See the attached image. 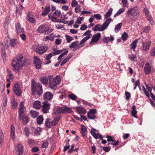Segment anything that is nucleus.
<instances>
[{
    "instance_id": "nucleus-1",
    "label": "nucleus",
    "mask_w": 155,
    "mask_h": 155,
    "mask_svg": "<svg viewBox=\"0 0 155 155\" xmlns=\"http://www.w3.org/2000/svg\"><path fill=\"white\" fill-rule=\"evenodd\" d=\"M25 65V60L22 55L21 54H17L12 60L11 66L12 70L14 71L19 72L22 69Z\"/></svg>"
},
{
    "instance_id": "nucleus-2",
    "label": "nucleus",
    "mask_w": 155,
    "mask_h": 155,
    "mask_svg": "<svg viewBox=\"0 0 155 155\" xmlns=\"http://www.w3.org/2000/svg\"><path fill=\"white\" fill-rule=\"evenodd\" d=\"M140 10L137 7L130 8L127 12V15L131 21H135L139 15Z\"/></svg>"
},
{
    "instance_id": "nucleus-3",
    "label": "nucleus",
    "mask_w": 155,
    "mask_h": 155,
    "mask_svg": "<svg viewBox=\"0 0 155 155\" xmlns=\"http://www.w3.org/2000/svg\"><path fill=\"white\" fill-rule=\"evenodd\" d=\"M48 79L49 87L52 89H56L57 86L60 81V76L57 75L54 78L53 75H50L48 76Z\"/></svg>"
},
{
    "instance_id": "nucleus-4",
    "label": "nucleus",
    "mask_w": 155,
    "mask_h": 155,
    "mask_svg": "<svg viewBox=\"0 0 155 155\" xmlns=\"http://www.w3.org/2000/svg\"><path fill=\"white\" fill-rule=\"evenodd\" d=\"M112 21L111 18H109L106 20L102 25L97 24L94 26L92 28L94 31H103L107 28L108 26Z\"/></svg>"
},
{
    "instance_id": "nucleus-5",
    "label": "nucleus",
    "mask_w": 155,
    "mask_h": 155,
    "mask_svg": "<svg viewBox=\"0 0 155 155\" xmlns=\"http://www.w3.org/2000/svg\"><path fill=\"white\" fill-rule=\"evenodd\" d=\"M32 48L36 52L40 54H42L45 53L48 49L47 46H43L40 45H35Z\"/></svg>"
},
{
    "instance_id": "nucleus-6",
    "label": "nucleus",
    "mask_w": 155,
    "mask_h": 155,
    "mask_svg": "<svg viewBox=\"0 0 155 155\" xmlns=\"http://www.w3.org/2000/svg\"><path fill=\"white\" fill-rule=\"evenodd\" d=\"M60 117L58 116L56 117L52 121L49 118H48L46 120L45 125L47 127L51 128L52 126H55L56 125Z\"/></svg>"
},
{
    "instance_id": "nucleus-7",
    "label": "nucleus",
    "mask_w": 155,
    "mask_h": 155,
    "mask_svg": "<svg viewBox=\"0 0 155 155\" xmlns=\"http://www.w3.org/2000/svg\"><path fill=\"white\" fill-rule=\"evenodd\" d=\"M72 110L70 107L65 106L60 107L58 108L55 112V114H58L61 113H70L72 112Z\"/></svg>"
},
{
    "instance_id": "nucleus-8",
    "label": "nucleus",
    "mask_w": 155,
    "mask_h": 155,
    "mask_svg": "<svg viewBox=\"0 0 155 155\" xmlns=\"http://www.w3.org/2000/svg\"><path fill=\"white\" fill-rule=\"evenodd\" d=\"M61 15V12L60 11L57 10L55 11L53 14H50L49 15V18L52 21L56 22H61L62 21L60 19H58L55 17L54 15H56L58 17H60Z\"/></svg>"
},
{
    "instance_id": "nucleus-9",
    "label": "nucleus",
    "mask_w": 155,
    "mask_h": 155,
    "mask_svg": "<svg viewBox=\"0 0 155 155\" xmlns=\"http://www.w3.org/2000/svg\"><path fill=\"white\" fill-rule=\"evenodd\" d=\"M101 37V33H98L94 35L91 39V41L89 43V44L91 45H93L97 44Z\"/></svg>"
},
{
    "instance_id": "nucleus-10",
    "label": "nucleus",
    "mask_w": 155,
    "mask_h": 155,
    "mask_svg": "<svg viewBox=\"0 0 155 155\" xmlns=\"http://www.w3.org/2000/svg\"><path fill=\"white\" fill-rule=\"evenodd\" d=\"M48 27L46 25H42L40 26L37 29V31L40 33H43L45 34H48Z\"/></svg>"
},
{
    "instance_id": "nucleus-11",
    "label": "nucleus",
    "mask_w": 155,
    "mask_h": 155,
    "mask_svg": "<svg viewBox=\"0 0 155 155\" xmlns=\"http://www.w3.org/2000/svg\"><path fill=\"white\" fill-rule=\"evenodd\" d=\"M151 42L150 41H148L146 42H142V46L141 49L143 51H147L149 50Z\"/></svg>"
},
{
    "instance_id": "nucleus-12",
    "label": "nucleus",
    "mask_w": 155,
    "mask_h": 155,
    "mask_svg": "<svg viewBox=\"0 0 155 155\" xmlns=\"http://www.w3.org/2000/svg\"><path fill=\"white\" fill-rule=\"evenodd\" d=\"M15 151L17 155H22L23 153V147L21 144H18L16 146Z\"/></svg>"
},
{
    "instance_id": "nucleus-13",
    "label": "nucleus",
    "mask_w": 155,
    "mask_h": 155,
    "mask_svg": "<svg viewBox=\"0 0 155 155\" xmlns=\"http://www.w3.org/2000/svg\"><path fill=\"white\" fill-rule=\"evenodd\" d=\"M13 90L14 92L17 96H21L22 94V91L18 84H15Z\"/></svg>"
},
{
    "instance_id": "nucleus-14",
    "label": "nucleus",
    "mask_w": 155,
    "mask_h": 155,
    "mask_svg": "<svg viewBox=\"0 0 155 155\" xmlns=\"http://www.w3.org/2000/svg\"><path fill=\"white\" fill-rule=\"evenodd\" d=\"M34 57V64L36 66V68L38 69H39L41 67L42 62L37 56H35Z\"/></svg>"
},
{
    "instance_id": "nucleus-15",
    "label": "nucleus",
    "mask_w": 155,
    "mask_h": 155,
    "mask_svg": "<svg viewBox=\"0 0 155 155\" xmlns=\"http://www.w3.org/2000/svg\"><path fill=\"white\" fill-rule=\"evenodd\" d=\"M50 108V104L46 101L43 103L42 108V111L44 113H46L48 112Z\"/></svg>"
},
{
    "instance_id": "nucleus-16",
    "label": "nucleus",
    "mask_w": 155,
    "mask_h": 155,
    "mask_svg": "<svg viewBox=\"0 0 155 155\" xmlns=\"http://www.w3.org/2000/svg\"><path fill=\"white\" fill-rule=\"evenodd\" d=\"M96 113V110L94 109L90 110L87 113L88 118L91 119H94L96 118L95 114Z\"/></svg>"
},
{
    "instance_id": "nucleus-17",
    "label": "nucleus",
    "mask_w": 155,
    "mask_h": 155,
    "mask_svg": "<svg viewBox=\"0 0 155 155\" xmlns=\"http://www.w3.org/2000/svg\"><path fill=\"white\" fill-rule=\"evenodd\" d=\"M151 68L148 63H146L144 67V72L146 75L149 74L151 72Z\"/></svg>"
},
{
    "instance_id": "nucleus-18",
    "label": "nucleus",
    "mask_w": 155,
    "mask_h": 155,
    "mask_svg": "<svg viewBox=\"0 0 155 155\" xmlns=\"http://www.w3.org/2000/svg\"><path fill=\"white\" fill-rule=\"evenodd\" d=\"M25 110L24 107V103L23 102H21L19 105V110L18 111L19 117L20 118L22 114L23 113Z\"/></svg>"
},
{
    "instance_id": "nucleus-19",
    "label": "nucleus",
    "mask_w": 155,
    "mask_h": 155,
    "mask_svg": "<svg viewBox=\"0 0 155 155\" xmlns=\"http://www.w3.org/2000/svg\"><path fill=\"white\" fill-rule=\"evenodd\" d=\"M44 98L46 100L48 101L51 100L53 97L52 94L49 92H47L44 94Z\"/></svg>"
},
{
    "instance_id": "nucleus-20",
    "label": "nucleus",
    "mask_w": 155,
    "mask_h": 155,
    "mask_svg": "<svg viewBox=\"0 0 155 155\" xmlns=\"http://www.w3.org/2000/svg\"><path fill=\"white\" fill-rule=\"evenodd\" d=\"M91 133L92 135L96 139H98L99 138L100 140H102L103 137L100 134L98 133L97 134L96 133L94 130H91Z\"/></svg>"
},
{
    "instance_id": "nucleus-21",
    "label": "nucleus",
    "mask_w": 155,
    "mask_h": 155,
    "mask_svg": "<svg viewBox=\"0 0 155 155\" xmlns=\"http://www.w3.org/2000/svg\"><path fill=\"white\" fill-rule=\"evenodd\" d=\"M78 41H76L74 42L71 43L70 45L69 46V47L70 48H75L76 49H78L81 47L80 45V43Z\"/></svg>"
},
{
    "instance_id": "nucleus-22",
    "label": "nucleus",
    "mask_w": 155,
    "mask_h": 155,
    "mask_svg": "<svg viewBox=\"0 0 155 155\" xmlns=\"http://www.w3.org/2000/svg\"><path fill=\"white\" fill-rule=\"evenodd\" d=\"M15 27L16 32L18 34L24 32V29L23 28L21 27L20 24L19 23H17L16 24Z\"/></svg>"
},
{
    "instance_id": "nucleus-23",
    "label": "nucleus",
    "mask_w": 155,
    "mask_h": 155,
    "mask_svg": "<svg viewBox=\"0 0 155 155\" xmlns=\"http://www.w3.org/2000/svg\"><path fill=\"white\" fill-rule=\"evenodd\" d=\"M37 84L34 80L32 81L31 84V91L34 93L37 91Z\"/></svg>"
},
{
    "instance_id": "nucleus-24",
    "label": "nucleus",
    "mask_w": 155,
    "mask_h": 155,
    "mask_svg": "<svg viewBox=\"0 0 155 155\" xmlns=\"http://www.w3.org/2000/svg\"><path fill=\"white\" fill-rule=\"evenodd\" d=\"M10 136L13 140L15 138V128L14 126L13 125H12L11 127Z\"/></svg>"
},
{
    "instance_id": "nucleus-25",
    "label": "nucleus",
    "mask_w": 155,
    "mask_h": 155,
    "mask_svg": "<svg viewBox=\"0 0 155 155\" xmlns=\"http://www.w3.org/2000/svg\"><path fill=\"white\" fill-rule=\"evenodd\" d=\"M28 19L27 21H29L32 23H33L35 22V21L33 15L30 12H28Z\"/></svg>"
},
{
    "instance_id": "nucleus-26",
    "label": "nucleus",
    "mask_w": 155,
    "mask_h": 155,
    "mask_svg": "<svg viewBox=\"0 0 155 155\" xmlns=\"http://www.w3.org/2000/svg\"><path fill=\"white\" fill-rule=\"evenodd\" d=\"M37 93L38 95H41L43 92L42 86L40 83H37Z\"/></svg>"
},
{
    "instance_id": "nucleus-27",
    "label": "nucleus",
    "mask_w": 155,
    "mask_h": 155,
    "mask_svg": "<svg viewBox=\"0 0 155 155\" xmlns=\"http://www.w3.org/2000/svg\"><path fill=\"white\" fill-rule=\"evenodd\" d=\"M114 39V37L112 36H110V37H107L104 38L103 41L104 43L107 44L109 42H112Z\"/></svg>"
},
{
    "instance_id": "nucleus-28",
    "label": "nucleus",
    "mask_w": 155,
    "mask_h": 155,
    "mask_svg": "<svg viewBox=\"0 0 155 155\" xmlns=\"http://www.w3.org/2000/svg\"><path fill=\"white\" fill-rule=\"evenodd\" d=\"M10 44L12 46L15 47L18 45V42L16 39H11L10 41Z\"/></svg>"
},
{
    "instance_id": "nucleus-29",
    "label": "nucleus",
    "mask_w": 155,
    "mask_h": 155,
    "mask_svg": "<svg viewBox=\"0 0 155 155\" xmlns=\"http://www.w3.org/2000/svg\"><path fill=\"white\" fill-rule=\"evenodd\" d=\"M39 80L43 84H46L48 82V78L47 76H42L39 78Z\"/></svg>"
},
{
    "instance_id": "nucleus-30",
    "label": "nucleus",
    "mask_w": 155,
    "mask_h": 155,
    "mask_svg": "<svg viewBox=\"0 0 155 155\" xmlns=\"http://www.w3.org/2000/svg\"><path fill=\"white\" fill-rule=\"evenodd\" d=\"M19 118L22 120V123L23 124H26L28 122V118L26 115H23V116H21V117Z\"/></svg>"
},
{
    "instance_id": "nucleus-31",
    "label": "nucleus",
    "mask_w": 155,
    "mask_h": 155,
    "mask_svg": "<svg viewBox=\"0 0 155 155\" xmlns=\"http://www.w3.org/2000/svg\"><path fill=\"white\" fill-rule=\"evenodd\" d=\"M54 35L53 33H51L48 36H47L45 37V41H48L49 40H50L51 41H53L54 40Z\"/></svg>"
},
{
    "instance_id": "nucleus-32",
    "label": "nucleus",
    "mask_w": 155,
    "mask_h": 155,
    "mask_svg": "<svg viewBox=\"0 0 155 155\" xmlns=\"http://www.w3.org/2000/svg\"><path fill=\"white\" fill-rule=\"evenodd\" d=\"M138 41V39H136L130 45V48L132 50H135L137 46V43Z\"/></svg>"
},
{
    "instance_id": "nucleus-33",
    "label": "nucleus",
    "mask_w": 155,
    "mask_h": 155,
    "mask_svg": "<svg viewBox=\"0 0 155 155\" xmlns=\"http://www.w3.org/2000/svg\"><path fill=\"white\" fill-rule=\"evenodd\" d=\"M41 103L38 101H35L34 103V107L36 109H39L41 107Z\"/></svg>"
},
{
    "instance_id": "nucleus-34",
    "label": "nucleus",
    "mask_w": 155,
    "mask_h": 155,
    "mask_svg": "<svg viewBox=\"0 0 155 155\" xmlns=\"http://www.w3.org/2000/svg\"><path fill=\"white\" fill-rule=\"evenodd\" d=\"M76 109L77 112L80 114H85L86 113L85 109L82 107H77Z\"/></svg>"
},
{
    "instance_id": "nucleus-35",
    "label": "nucleus",
    "mask_w": 155,
    "mask_h": 155,
    "mask_svg": "<svg viewBox=\"0 0 155 155\" xmlns=\"http://www.w3.org/2000/svg\"><path fill=\"white\" fill-rule=\"evenodd\" d=\"M71 58V56L68 55L61 61L60 64V65L62 66L65 64Z\"/></svg>"
},
{
    "instance_id": "nucleus-36",
    "label": "nucleus",
    "mask_w": 155,
    "mask_h": 155,
    "mask_svg": "<svg viewBox=\"0 0 155 155\" xmlns=\"http://www.w3.org/2000/svg\"><path fill=\"white\" fill-rule=\"evenodd\" d=\"M125 10V8L123 7L120 8L118 10L117 12L114 14V17H116L118 15L121 14L122 13L124 12Z\"/></svg>"
},
{
    "instance_id": "nucleus-37",
    "label": "nucleus",
    "mask_w": 155,
    "mask_h": 155,
    "mask_svg": "<svg viewBox=\"0 0 155 155\" xmlns=\"http://www.w3.org/2000/svg\"><path fill=\"white\" fill-rule=\"evenodd\" d=\"M122 25V23H120L116 25L114 29V31L116 33L118 32L121 29Z\"/></svg>"
},
{
    "instance_id": "nucleus-38",
    "label": "nucleus",
    "mask_w": 155,
    "mask_h": 155,
    "mask_svg": "<svg viewBox=\"0 0 155 155\" xmlns=\"http://www.w3.org/2000/svg\"><path fill=\"white\" fill-rule=\"evenodd\" d=\"M30 113L32 118H35L38 115V112L34 110H31Z\"/></svg>"
},
{
    "instance_id": "nucleus-39",
    "label": "nucleus",
    "mask_w": 155,
    "mask_h": 155,
    "mask_svg": "<svg viewBox=\"0 0 155 155\" xmlns=\"http://www.w3.org/2000/svg\"><path fill=\"white\" fill-rule=\"evenodd\" d=\"M113 10V9L112 8H110L107 12L106 14L104 16L105 18L107 19V20L108 19L107 18L110 17L111 15Z\"/></svg>"
},
{
    "instance_id": "nucleus-40",
    "label": "nucleus",
    "mask_w": 155,
    "mask_h": 155,
    "mask_svg": "<svg viewBox=\"0 0 155 155\" xmlns=\"http://www.w3.org/2000/svg\"><path fill=\"white\" fill-rule=\"evenodd\" d=\"M50 8L49 6L46 7L45 9L43 11L42 15L43 16L46 15L50 11Z\"/></svg>"
},
{
    "instance_id": "nucleus-41",
    "label": "nucleus",
    "mask_w": 155,
    "mask_h": 155,
    "mask_svg": "<svg viewBox=\"0 0 155 155\" xmlns=\"http://www.w3.org/2000/svg\"><path fill=\"white\" fill-rule=\"evenodd\" d=\"M91 32V30H87L84 34L83 35L84 36H86L85 37L90 39L92 36Z\"/></svg>"
},
{
    "instance_id": "nucleus-42",
    "label": "nucleus",
    "mask_w": 155,
    "mask_h": 155,
    "mask_svg": "<svg viewBox=\"0 0 155 155\" xmlns=\"http://www.w3.org/2000/svg\"><path fill=\"white\" fill-rule=\"evenodd\" d=\"M136 106L135 105L133 106L132 107L131 113L132 115L135 117L137 118L136 114L137 113V111L136 109Z\"/></svg>"
},
{
    "instance_id": "nucleus-43",
    "label": "nucleus",
    "mask_w": 155,
    "mask_h": 155,
    "mask_svg": "<svg viewBox=\"0 0 155 155\" xmlns=\"http://www.w3.org/2000/svg\"><path fill=\"white\" fill-rule=\"evenodd\" d=\"M44 119L42 116H40L37 118V123L38 124L40 125L42 123Z\"/></svg>"
},
{
    "instance_id": "nucleus-44",
    "label": "nucleus",
    "mask_w": 155,
    "mask_h": 155,
    "mask_svg": "<svg viewBox=\"0 0 155 155\" xmlns=\"http://www.w3.org/2000/svg\"><path fill=\"white\" fill-rule=\"evenodd\" d=\"M89 38L87 37H85L83 38L80 41V45L81 47H82L84 46V43L87 41L89 39Z\"/></svg>"
},
{
    "instance_id": "nucleus-45",
    "label": "nucleus",
    "mask_w": 155,
    "mask_h": 155,
    "mask_svg": "<svg viewBox=\"0 0 155 155\" xmlns=\"http://www.w3.org/2000/svg\"><path fill=\"white\" fill-rule=\"evenodd\" d=\"M18 103L15 100V98H14L11 102V105L13 109L15 108L17 106Z\"/></svg>"
},
{
    "instance_id": "nucleus-46",
    "label": "nucleus",
    "mask_w": 155,
    "mask_h": 155,
    "mask_svg": "<svg viewBox=\"0 0 155 155\" xmlns=\"http://www.w3.org/2000/svg\"><path fill=\"white\" fill-rule=\"evenodd\" d=\"M68 52V50H66V51L60 54L58 58V60L59 61L61 60L62 58L64 57V56L67 54Z\"/></svg>"
},
{
    "instance_id": "nucleus-47",
    "label": "nucleus",
    "mask_w": 155,
    "mask_h": 155,
    "mask_svg": "<svg viewBox=\"0 0 155 155\" xmlns=\"http://www.w3.org/2000/svg\"><path fill=\"white\" fill-rule=\"evenodd\" d=\"M147 18V19L149 21L151 25H153V21L152 19V18L151 16L150 15V14L149 15H146Z\"/></svg>"
},
{
    "instance_id": "nucleus-48",
    "label": "nucleus",
    "mask_w": 155,
    "mask_h": 155,
    "mask_svg": "<svg viewBox=\"0 0 155 155\" xmlns=\"http://www.w3.org/2000/svg\"><path fill=\"white\" fill-rule=\"evenodd\" d=\"M128 37V35L126 32H124L122 35L121 38L124 41L126 40Z\"/></svg>"
},
{
    "instance_id": "nucleus-49",
    "label": "nucleus",
    "mask_w": 155,
    "mask_h": 155,
    "mask_svg": "<svg viewBox=\"0 0 155 155\" xmlns=\"http://www.w3.org/2000/svg\"><path fill=\"white\" fill-rule=\"evenodd\" d=\"M24 132L27 137H28L30 134L29 129L27 127H25L24 128Z\"/></svg>"
},
{
    "instance_id": "nucleus-50",
    "label": "nucleus",
    "mask_w": 155,
    "mask_h": 155,
    "mask_svg": "<svg viewBox=\"0 0 155 155\" xmlns=\"http://www.w3.org/2000/svg\"><path fill=\"white\" fill-rule=\"evenodd\" d=\"M65 36L67 41V42L68 43H70L74 39V38L72 37H71L68 35H65Z\"/></svg>"
},
{
    "instance_id": "nucleus-51",
    "label": "nucleus",
    "mask_w": 155,
    "mask_h": 155,
    "mask_svg": "<svg viewBox=\"0 0 155 155\" xmlns=\"http://www.w3.org/2000/svg\"><path fill=\"white\" fill-rule=\"evenodd\" d=\"M84 17H78L75 21L76 23L78 24H81L82 23L81 21L84 20Z\"/></svg>"
},
{
    "instance_id": "nucleus-52",
    "label": "nucleus",
    "mask_w": 155,
    "mask_h": 155,
    "mask_svg": "<svg viewBox=\"0 0 155 155\" xmlns=\"http://www.w3.org/2000/svg\"><path fill=\"white\" fill-rule=\"evenodd\" d=\"M68 96L71 99L74 100H76L78 98V97L76 96L72 93L69 94Z\"/></svg>"
},
{
    "instance_id": "nucleus-53",
    "label": "nucleus",
    "mask_w": 155,
    "mask_h": 155,
    "mask_svg": "<svg viewBox=\"0 0 155 155\" xmlns=\"http://www.w3.org/2000/svg\"><path fill=\"white\" fill-rule=\"evenodd\" d=\"M122 2L123 4V7L125 8L128 7V4L127 0H122Z\"/></svg>"
},
{
    "instance_id": "nucleus-54",
    "label": "nucleus",
    "mask_w": 155,
    "mask_h": 155,
    "mask_svg": "<svg viewBox=\"0 0 155 155\" xmlns=\"http://www.w3.org/2000/svg\"><path fill=\"white\" fill-rule=\"evenodd\" d=\"M2 53V56L3 59L5 58L6 57V55L5 51L4 48H2L1 50Z\"/></svg>"
},
{
    "instance_id": "nucleus-55",
    "label": "nucleus",
    "mask_w": 155,
    "mask_h": 155,
    "mask_svg": "<svg viewBox=\"0 0 155 155\" xmlns=\"http://www.w3.org/2000/svg\"><path fill=\"white\" fill-rule=\"evenodd\" d=\"M7 75L10 80H12L14 77L12 71H8Z\"/></svg>"
},
{
    "instance_id": "nucleus-56",
    "label": "nucleus",
    "mask_w": 155,
    "mask_h": 155,
    "mask_svg": "<svg viewBox=\"0 0 155 155\" xmlns=\"http://www.w3.org/2000/svg\"><path fill=\"white\" fill-rule=\"evenodd\" d=\"M62 42V39L58 38L56 39L55 41V43L56 45H59Z\"/></svg>"
},
{
    "instance_id": "nucleus-57",
    "label": "nucleus",
    "mask_w": 155,
    "mask_h": 155,
    "mask_svg": "<svg viewBox=\"0 0 155 155\" xmlns=\"http://www.w3.org/2000/svg\"><path fill=\"white\" fill-rule=\"evenodd\" d=\"M150 30V28L149 26H147L143 28V31L146 33H149Z\"/></svg>"
},
{
    "instance_id": "nucleus-58",
    "label": "nucleus",
    "mask_w": 155,
    "mask_h": 155,
    "mask_svg": "<svg viewBox=\"0 0 155 155\" xmlns=\"http://www.w3.org/2000/svg\"><path fill=\"white\" fill-rule=\"evenodd\" d=\"M4 138V135L2 130H0V143L3 141Z\"/></svg>"
},
{
    "instance_id": "nucleus-59",
    "label": "nucleus",
    "mask_w": 155,
    "mask_h": 155,
    "mask_svg": "<svg viewBox=\"0 0 155 155\" xmlns=\"http://www.w3.org/2000/svg\"><path fill=\"white\" fill-rule=\"evenodd\" d=\"M129 58H130V60L133 61H136V58L134 54H131L129 55Z\"/></svg>"
},
{
    "instance_id": "nucleus-60",
    "label": "nucleus",
    "mask_w": 155,
    "mask_h": 155,
    "mask_svg": "<svg viewBox=\"0 0 155 155\" xmlns=\"http://www.w3.org/2000/svg\"><path fill=\"white\" fill-rule=\"evenodd\" d=\"M94 18H95L97 20H100L101 19V16L100 14H94Z\"/></svg>"
},
{
    "instance_id": "nucleus-61",
    "label": "nucleus",
    "mask_w": 155,
    "mask_h": 155,
    "mask_svg": "<svg viewBox=\"0 0 155 155\" xmlns=\"http://www.w3.org/2000/svg\"><path fill=\"white\" fill-rule=\"evenodd\" d=\"M150 54L151 56H155V47L151 50Z\"/></svg>"
},
{
    "instance_id": "nucleus-62",
    "label": "nucleus",
    "mask_w": 155,
    "mask_h": 155,
    "mask_svg": "<svg viewBox=\"0 0 155 155\" xmlns=\"http://www.w3.org/2000/svg\"><path fill=\"white\" fill-rule=\"evenodd\" d=\"M140 84V83L139 80L136 81L134 83V90H135L136 87L137 86H139Z\"/></svg>"
},
{
    "instance_id": "nucleus-63",
    "label": "nucleus",
    "mask_w": 155,
    "mask_h": 155,
    "mask_svg": "<svg viewBox=\"0 0 155 155\" xmlns=\"http://www.w3.org/2000/svg\"><path fill=\"white\" fill-rule=\"evenodd\" d=\"M87 28V26L86 25L83 24L81 26L80 28V29L82 31H84L86 30Z\"/></svg>"
},
{
    "instance_id": "nucleus-64",
    "label": "nucleus",
    "mask_w": 155,
    "mask_h": 155,
    "mask_svg": "<svg viewBox=\"0 0 155 155\" xmlns=\"http://www.w3.org/2000/svg\"><path fill=\"white\" fill-rule=\"evenodd\" d=\"M125 95L126 96V99L127 100H129L130 97V93L126 91L125 93Z\"/></svg>"
}]
</instances>
